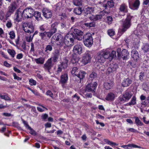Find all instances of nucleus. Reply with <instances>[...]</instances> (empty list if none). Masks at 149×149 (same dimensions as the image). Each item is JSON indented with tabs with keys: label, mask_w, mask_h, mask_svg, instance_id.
I'll use <instances>...</instances> for the list:
<instances>
[{
	"label": "nucleus",
	"mask_w": 149,
	"mask_h": 149,
	"mask_svg": "<svg viewBox=\"0 0 149 149\" xmlns=\"http://www.w3.org/2000/svg\"><path fill=\"white\" fill-rule=\"evenodd\" d=\"M23 29L25 32L31 33L33 32L34 28L33 24L28 23H24L23 25Z\"/></svg>",
	"instance_id": "obj_9"
},
{
	"label": "nucleus",
	"mask_w": 149,
	"mask_h": 149,
	"mask_svg": "<svg viewBox=\"0 0 149 149\" xmlns=\"http://www.w3.org/2000/svg\"><path fill=\"white\" fill-rule=\"evenodd\" d=\"M60 55L59 51L58 49L55 50L54 53H53V56L52 58L53 61L54 62H56L58 59Z\"/></svg>",
	"instance_id": "obj_24"
},
{
	"label": "nucleus",
	"mask_w": 149,
	"mask_h": 149,
	"mask_svg": "<svg viewBox=\"0 0 149 149\" xmlns=\"http://www.w3.org/2000/svg\"><path fill=\"white\" fill-rule=\"evenodd\" d=\"M107 3L109 8H112L114 5L113 1L112 0L108 1Z\"/></svg>",
	"instance_id": "obj_54"
},
{
	"label": "nucleus",
	"mask_w": 149,
	"mask_h": 149,
	"mask_svg": "<svg viewBox=\"0 0 149 149\" xmlns=\"http://www.w3.org/2000/svg\"><path fill=\"white\" fill-rule=\"evenodd\" d=\"M89 18L91 20L94 21H97V15H94L92 14V16L89 17Z\"/></svg>",
	"instance_id": "obj_55"
},
{
	"label": "nucleus",
	"mask_w": 149,
	"mask_h": 149,
	"mask_svg": "<svg viewBox=\"0 0 149 149\" xmlns=\"http://www.w3.org/2000/svg\"><path fill=\"white\" fill-rule=\"evenodd\" d=\"M96 60L97 62L102 63H104L106 60L100 52L99 53L97 54Z\"/></svg>",
	"instance_id": "obj_21"
},
{
	"label": "nucleus",
	"mask_w": 149,
	"mask_h": 149,
	"mask_svg": "<svg viewBox=\"0 0 149 149\" xmlns=\"http://www.w3.org/2000/svg\"><path fill=\"white\" fill-rule=\"evenodd\" d=\"M58 24V22H55L52 25V28L50 30L54 33H56V31Z\"/></svg>",
	"instance_id": "obj_30"
},
{
	"label": "nucleus",
	"mask_w": 149,
	"mask_h": 149,
	"mask_svg": "<svg viewBox=\"0 0 149 149\" xmlns=\"http://www.w3.org/2000/svg\"><path fill=\"white\" fill-rule=\"evenodd\" d=\"M23 15V12H22L19 10H17L15 14L16 18L15 20L17 22L21 21L22 20Z\"/></svg>",
	"instance_id": "obj_15"
},
{
	"label": "nucleus",
	"mask_w": 149,
	"mask_h": 149,
	"mask_svg": "<svg viewBox=\"0 0 149 149\" xmlns=\"http://www.w3.org/2000/svg\"><path fill=\"white\" fill-rule=\"evenodd\" d=\"M17 0H13L8 7V11L5 15L6 19L7 20L12 14L18 7Z\"/></svg>",
	"instance_id": "obj_1"
},
{
	"label": "nucleus",
	"mask_w": 149,
	"mask_h": 149,
	"mask_svg": "<svg viewBox=\"0 0 149 149\" xmlns=\"http://www.w3.org/2000/svg\"><path fill=\"white\" fill-rule=\"evenodd\" d=\"M8 34L10 35V37L11 39H13L15 38V35L14 32L13 31L10 32Z\"/></svg>",
	"instance_id": "obj_47"
},
{
	"label": "nucleus",
	"mask_w": 149,
	"mask_h": 149,
	"mask_svg": "<svg viewBox=\"0 0 149 149\" xmlns=\"http://www.w3.org/2000/svg\"><path fill=\"white\" fill-rule=\"evenodd\" d=\"M0 97L2 99H4L6 100H8L9 99V98L6 95H1L0 96Z\"/></svg>",
	"instance_id": "obj_61"
},
{
	"label": "nucleus",
	"mask_w": 149,
	"mask_h": 149,
	"mask_svg": "<svg viewBox=\"0 0 149 149\" xmlns=\"http://www.w3.org/2000/svg\"><path fill=\"white\" fill-rule=\"evenodd\" d=\"M95 10V8L93 6H88L84 10V16L87 17L90 16L92 15Z\"/></svg>",
	"instance_id": "obj_10"
},
{
	"label": "nucleus",
	"mask_w": 149,
	"mask_h": 149,
	"mask_svg": "<svg viewBox=\"0 0 149 149\" xmlns=\"http://www.w3.org/2000/svg\"><path fill=\"white\" fill-rule=\"evenodd\" d=\"M129 147L138 148H141L143 149V148L141 147L140 146H137L135 144H129L127 145H123L121 146V147L123 148L126 149H129L128 148Z\"/></svg>",
	"instance_id": "obj_28"
},
{
	"label": "nucleus",
	"mask_w": 149,
	"mask_h": 149,
	"mask_svg": "<svg viewBox=\"0 0 149 149\" xmlns=\"http://www.w3.org/2000/svg\"><path fill=\"white\" fill-rule=\"evenodd\" d=\"M43 16L46 18H50L52 16V13L51 11L47 8H43L42 10Z\"/></svg>",
	"instance_id": "obj_16"
},
{
	"label": "nucleus",
	"mask_w": 149,
	"mask_h": 149,
	"mask_svg": "<svg viewBox=\"0 0 149 149\" xmlns=\"http://www.w3.org/2000/svg\"><path fill=\"white\" fill-rule=\"evenodd\" d=\"M62 39L61 35L59 33L55 34L52 37V39L58 41H60L61 39Z\"/></svg>",
	"instance_id": "obj_36"
},
{
	"label": "nucleus",
	"mask_w": 149,
	"mask_h": 149,
	"mask_svg": "<svg viewBox=\"0 0 149 149\" xmlns=\"http://www.w3.org/2000/svg\"><path fill=\"white\" fill-rule=\"evenodd\" d=\"M41 13L38 11L34 12L33 16L35 17V19L38 21H42V18L41 16Z\"/></svg>",
	"instance_id": "obj_25"
},
{
	"label": "nucleus",
	"mask_w": 149,
	"mask_h": 149,
	"mask_svg": "<svg viewBox=\"0 0 149 149\" xmlns=\"http://www.w3.org/2000/svg\"><path fill=\"white\" fill-rule=\"evenodd\" d=\"M68 60L66 58L64 59L63 61L61 63L60 66L63 68H66L68 66Z\"/></svg>",
	"instance_id": "obj_29"
},
{
	"label": "nucleus",
	"mask_w": 149,
	"mask_h": 149,
	"mask_svg": "<svg viewBox=\"0 0 149 149\" xmlns=\"http://www.w3.org/2000/svg\"><path fill=\"white\" fill-rule=\"evenodd\" d=\"M115 97V95L113 93L110 92L108 93L106 98L107 100L112 101L114 100Z\"/></svg>",
	"instance_id": "obj_26"
},
{
	"label": "nucleus",
	"mask_w": 149,
	"mask_h": 149,
	"mask_svg": "<svg viewBox=\"0 0 149 149\" xmlns=\"http://www.w3.org/2000/svg\"><path fill=\"white\" fill-rule=\"evenodd\" d=\"M39 36L41 37V39L43 40L44 39V37L46 36L45 31L43 32H39Z\"/></svg>",
	"instance_id": "obj_53"
},
{
	"label": "nucleus",
	"mask_w": 149,
	"mask_h": 149,
	"mask_svg": "<svg viewBox=\"0 0 149 149\" xmlns=\"http://www.w3.org/2000/svg\"><path fill=\"white\" fill-rule=\"evenodd\" d=\"M135 118V123L137 125L142 126L143 125V124L139 119V118L137 117H134Z\"/></svg>",
	"instance_id": "obj_39"
},
{
	"label": "nucleus",
	"mask_w": 149,
	"mask_h": 149,
	"mask_svg": "<svg viewBox=\"0 0 149 149\" xmlns=\"http://www.w3.org/2000/svg\"><path fill=\"white\" fill-rule=\"evenodd\" d=\"M27 128L30 131V133L31 134L33 135H36V132L29 125H27Z\"/></svg>",
	"instance_id": "obj_50"
},
{
	"label": "nucleus",
	"mask_w": 149,
	"mask_h": 149,
	"mask_svg": "<svg viewBox=\"0 0 149 149\" xmlns=\"http://www.w3.org/2000/svg\"><path fill=\"white\" fill-rule=\"evenodd\" d=\"M63 38H61L60 40V41H57L56 43L57 45L60 47L63 46V43H64V41H63Z\"/></svg>",
	"instance_id": "obj_48"
},
{
	"label": "nucleus",
	"mask_w": 149,
	"mask_h": 149,
	"mask_svg": "<svg viewBox=\"0 0 149 149\" xmlns=\"http://www.w3.org/2000/svg\"><path fill=\"white\" fill-rule=\"evenodd\" d=\"M144 74L143 73L141 72L139 76V79L141 81H142L143 80V78L144 77Z\"/></svg>",
	"instance_id": "obj_60"
},
{
	"label": "nucleus",
	"mask_w": 149,
	"mask_h": 149,
	"mask_svg": "<svg viewBox=\"0 0 149 149\" xmlns=\"http://www.w3.org/2000/svg\"><path fill=\"white\" fill-rule=\"evenodd\" d=\"M29 81L31 85H35L36 84V81L33 79H30Z\"/></svg>",
	"instance_id": "obj_58"
},
{
	"label": "nucleus",
	"mask_w": 149,
	"mask_h": 149,
	"mask_svg": "<svg viewBox=\"0 0 149 149\" xmlns=\"http://www.w3.org/2000/svg\"><path fill=\"white\" fill-rule=\"evenodd\" d=\"M132 96V94L130 92L126 91L123 95L122 97L120 98V100L121 101L129 100L131 98Z\"/></svg>",
	"instance_id": "obj_19"
},
{
	"label": "nucleus",
	"mask_w": 149,
	"mask_h": 149,
	"mask_svg": "<svg viewBox=\"0 0 149 149\" xmlns=\"http://www.w3.org/2000/svg\"><path fill=\"white\" fill-rule=\"evenodd\" d=\"M118 68V65L116 64L111 63L109 65V66L108 68L107 72L110 73L115 71Z\"/></svg>",
	"instance_id": "obj_20"
},
{
	"label": "nucleus",
	"mask_w": 149,
	"mask_h": 149,
	"mask_svg": "<svg viewBox=\"0 0 149 149\" xmlns=\"http://www.w3.org/2000/svg\"><path fill=\"white\" fill-rule=\"evenodd\" d=\"M132 17L130 15V14H127V18L123 22L122 24V28L120 31L122 33H124L130 27L131 24V20Z\"/></svg>",
	"instance_id": "obj_2"
},
{
	"label": "nucleus",
	"mask_w": 149,
	"mask_h": 149,
	"mask_svg": "<svg viewBox=\"0 0 149 149\" xmlns=\"http://www.w3.org/2000/svg\"><path fill=\"white\" fill-rule=\"evenodd\" d=\"M7 51L8 53L11 55L12 57L14 58V57L16 53L14 50L8 49Z\"/></svg>",
	"instance_id": "obj_41"
},
{
	"label": "nucleus",
	"mask_w": 149,
	"mask_h": 149,
	"mask_svg": "<svg viewBox=\"0 0 149 149\" xmlns=\"http://www.w3.org/2000/svg\"><path fill=\"white\" fill-rule=\"evenodd\" d=\"M45 59L44 58L40 57L34 59L35 61L38 64H42L44 62Z\"/></svg>",
	"instance_id": "obj_32"
},
{
	"label": "nucleus",
	"mask_w": 149,
	"mask_h": 149,
	"mask_svg": "<svg viewBox=\"0 0 149 149\" xmlns=\"http://www.w3.org/2000/svg\"><path fill=\"white\" fill-rule=\"evenodd\" d=\"M80 58L75 54H72V61L73 63H78Z\"/></svg>",
	"instance_id": "obj_31"
},
{
	"label": "nucleus",
	"mask_w": 149,
	"mask_h": 149,
	"mask_svg": "<svg viewBox=\"0 0 149 149\" xmlns=\"http://www.w3.org/2000/svg\"><path fill=\"white\" fill-rule=\"evenodd\" d=\"M68 79V75L67 73H64L61 75L60 83L63 88L65 87V84L67 82Z\"/></svg>",
	"instance_id": "obj_14"
},
{
	"label": "nucleus",
	"mask_w": 149,
	"mask_h": 149,
	"mask_svg": "<svg viewBox=\"0 0 149 149\" xmlns=\"http://www.w3.org/2000/svg\"><path fill=\"white\" fill-rule=\"evenodd\" d=\"M34 10L31 7H28L24 9L23 11V16L25 19L31 18L33 16Z\"/></svg>",
	"instance_id": "obj_7"
},
{
	"label": "nucleus",
	"mask_w": 149,
	"mask_h": 149,
	"mask_svg": "<svg viewBox=\"0 0 149 149\" xmlns=\"http://www.w3.org/2000/svg\"><path fill=\"white\" fill-rule=\"evenodd\" d=\"M108 33L110 36H112L115 34V32L113 30L110 29L108 31Z\"/></svg>",
	"instance_id": "obj_51"
},
{
	"label": "nucleus",
	"mask_w": 149,
	"mask_h": 149,
	"mask_svg": "<svg viewBox=\"0 0 149 149\" xmlns=\"http://www.w3.org/2000/svg\"><path fill=\"white\" fill-rule=\"evenodd\" d=\"M46 94L47 95L50 96L52 98L53 97V94L52 91L50 90H48L46 92Z\"/></svg>",
	"instance_id": "obj_59"
},
{
	"label": "nucleus",
	"mask_w": 149,
	"mask_h": 149,
	"mask_svg": "<svg viewBox=\"0 0 149 149\" xmlns=\"http://www.w3.org/2000/svg\"><path fill=\"white\" fill-rule=\"evenodd\" d=\"M113 82L112 81H107L104 84V87L106 89H111L113 85Z\"/></svg>",
	"instance_id": "obj_23"
},
{
	"label": "nucleus",
	"mask_w": 149,
	"mask_h": 149,
	"mask_svg": "<svg viewBox=\"0 0 149 149\" xmlns=\"http://www.w3.org/2000/svg\"><path fill=\"white\" fill-rule=\"evenodd\" d=\"M142 49L145 52H147L149 49V45L147 43L145 44Z\"/></svg>",
	"instance_id": "obj_46"
},
{
	"label": "nucleus",
	"mask_w": 149,
	"mask_h": 149,
	"mask_svg": "<svg viewBox=\"0 0 149 149\" xmlns=\"http://www.w3.org/2000/svg\"><path fill=\"white\" fill-rule=\"evenodd\" d=\"M132 82V79L128 77L125 78L122 82L121 85L123 87H127L129 86Z\"/></svg>",
	"instance_id": "obj_18"
},
{
	"label": "nucleus",
	"mask_w": 149,
	"mask_h": 149,
	"mask_svg": "<svg viewBox=\"0 0 149 149\" xmlns=\"http://www.w3.org/2000/svg\"><path fill=\"white\" fill-rule=\"evenodd\" d=\"M13 74L15 79H17L18 81H21L22 80V78L17 76L15 73H13Z\"/></svg>",
	"instance_id": "obj_56"
},
{
	"label": "nucleus",
	"mask_w": 149,
	"mask_h": 149,
	"mask_svg": "<svg viewBox=\"0 0 149 149\" xmlns=\"http://www.w3.org/2000/svg\"><path fill=\"white\" fill-rule=\"evenodd\" d=\"M46 32V35L47 36V37L50 38L51 37V36L54 33L51 30L49 32Z\"/></svg>",
	"instance_id": "obj_52"
},
{
	"label": "nucleus",
	"mask_w": 149,
	"mask_h": 149,
	"mask_svg": "<svg viewBox=\"0 0 149 149\" xmlns=\"http://www.w3.org/2000/svg\"><path fill=\"white\" fill-rule=\"evenodd\" d=\"M82 10V8L80 7H77L74 8V12L77 15H80L81 13Z\"/></svg>",
	"instance_id": "obj_34"
},
{
	"label": "nucleus",
	"mask_w": 149,
	"mask_h": 149,
	"mask_svg": "<svg viewBox=\"0 0 149 149\" xmlns=\"http://www.w3.org/2000/svg\"><path fill=\"white\" fill-rule=\"evenodd\" d=\"M48 115L46 114H43L42 116V119L43 120H45V119L48 117Z\"/></svg>",
	"instance_id": "obj_64"
},
{
	"label": "nucleus",
	"mask_w": 149,
	"mask_h": 149,
	"mask_svg": "<svg viewBox=\"0 0 149 149\" xmlns=\"http://www.w3.org/2000/svg\"><path fill=\"white\" fill-rule=\"evenodd\" d=\"M78 69L76 67H73L71 71V73L72 74H74V75L77 76L78 73Z\"/></svg>",
	"instance_id": "obj_42"
},
{
	"label": "nucleus",
	"mask_w": 149,
	"mask_h": 149,
	"mask_svg": "<svg viewBox=\"0 0 149 149\" xmlns=\"http://www.w3.org/2000/svg\"><path fill=\"white\" fill-rule=\"evenodd\" d=\"M131 56L132 58L135 60H137L139 57L138 52L135 49H133L131 52Z\"/></svg>",
	"instance_id": "obj_22"
},
{
	"label": "nucleus",
	"mask_w": 149,
	"mask_h": 149,
	"mask_svg": "<svg viewBox=\"0 0 149 149\" xmlns=\"http://www.w3.org/2000/svg\"><path fill=\"white\" fill-rule=\"evenodd\" d=\"M52 50V46L51 45H48L46 46L45 48V52H48V51L50 52Z\"/></svg>",
	"instance_id": "obj_44"
},
{
	"label": "nucleus",
	"mask_w": 149,
	"mask_h": 149,
	"mask_svg": "<svg viewBox=\"0 0 149 149\" xmlns=\"http://www.w3.org/2000/svg\"><path fill=\"white\" fill-rule=\"evenodd\" d=\"M52 58H49L44 64L43 68L45 70L49 71L52 67L53 64L52 63Z\"/></svg>",
	"instance_id": "obj_13"
},
{
	"label": "nucleus",
	"mask_w": 149,
	"mask_h": 149,
	"mask_svg": "<svg viewBox=\"0 0 149 149\" xmlns=\"http://www.w3.org/2000/svg\"><path fill=\"white\" fill-rule=\"evenodd\" d=\"M82 46L80 44H77L74 46L73 51L74 54L80 55L82 53Z\"/></svg>",
	"instance_id": "obj_17"
},
{
	"label": "nucleus",
	"mask_w": 149,
	"mask_h": 149,
	"mask_svg": "<svg viewBox=\"0 0 149 149\" xmlns=\"http://www.w3.org/2000/svg\"><path fill=\"white\" fill-rule=\"evenodd\" d=\"M73 4L77 6L82 5V0H72Z\"/></svg>",
	"instance_id": "obj_35"
},
{
	"label": "nucleus",
	"mask_w": 149,
	"mask_h": 149,
	"mask_svg": "<svg viewBox=\"0 0 149 149\" xmlns=\"http://www.w3.org/2000/svg\"><path fill=\"white\" fill-rule=\"evenodd\" d=\"M119 10V14L120 16H124L125 13L127 12V6L125 4L123 3L120 6Z\"/></svg>",
	"instance_id": "obj_12"
},
{
	"label": "nucleus",
	"mask_w": 149,
	"mask_h": 149,
	"mask_svg": "<svg viewBox=\"0 0 149 149\" xmlns=\"http://www.w3.org/2000/svg\"><path fill=\"white\" fill-rule=\"evenodd\" d=\"M116 52L114 51H113L111 53L110 52V57L109 60L111 61L114 58L116 57Z\"/></svg>",
	"instance_id": "obj_40"
},
{
	"label": "nucleus",
	"mask_w": 149,
	"mask_h": 149,
	"mask_svg": "<svg viewBox=\"0 0 149 149\" xmlns=\"http://www.w3.org/2000/svg\"><path fill=\"white\" fill-rule=\"evenodd\" d=\"M72 33H69L65 36L64 40V44L67 46H72L74 45V39Z\"/></svg>",
	"instance_id": "obj_4"
},
{
	"label": "nucleus",
	"mask_w": 149,
	"mask_h": 149,
	"mask_svg": "<svg viewBox=\"0 0 149 149\" xmlns=\"http://www.w3.org/2000/svg\"><path fill=\"white\" fill-rule=\"evenodd\" d=\"M97 86V84L96 82L93 83H91L87 85L85 91L88 92H95V90Z\"/></svg>",
	"instance_id": "obj_11"
},
{
	"label": "nucleus",
	"mask_w": 149,
	"mask_h": 149,
	"mask_svg": "<svg viewBox=\"0 0 149 149\" xmlns=\"http://www.w3.org/2000/svg\"><path fill=\"white\" fill-rule=\"evenodd\" d=\"M140 5V1L139 0H135L134 3L132 4L133 7L135 9H137Z\"/></svg>",
	"instance_id": "obj_37"
},
{
	"label": "nucleus",
	"mask_w": 149,
	"mask_h": 149,
	"mask_svg": "<svg viewBox=\"0 0 149 149\" xmlns=\"http://www.w3.org/2000/svg\"><path fill=\"white\" fill-rule=\"evenodd\" d=\"M83 38L85 39L84 41V45L86 46H91L93 44V38L91 34L87 33L84 36Z\"/></svg>",
	"instance_id": "obj_8"
},
{
	"label": "nucleus",
	"mask_w": 149,
	"mask_h": 149,
	"mask_svg": "<svg viewBox=\"0 0 149 149\" xmlns=\"http://www.w3.org/2000/svg\"><path fill=\"white\" fill-rule=\"evenodd\" d=\"M97 74L96 73L94 72H92L90 75V78L92 79L96 78L97 77Z\"/></svg>",
	"instance_id": "obj_49"
},
{
	"label": "nucleus",
	"mask_w": 149,
	"mask_h": 149,
	"mask_svg": "<svg viewBox=\"0 0 149 149\" xmlns=\"http://www.w3.org/2000/svg\"><path fill=\"white\" fill-rule=\"evenodd\" d=\"M136 98L135 96H134L132 97L131 101L128 103L129 105H134L136 104Z\"/></svg>",
	"instance_id": "obj_45"
},
{
	"label": "nucleus",
	"mask_w": 149,
	"mask_h": 149,
	"mask_svg": "<svg viewBox=\"0 0 149 149\" xmlns=\"http://www.w3.org/2000/svg\"><path fill=\"white\" fill-rule=\"evenodd\" d=\"M91 52H85L82 57L81 61V65L83 66L86 65L91 61Z\"/></svg>",
	"instance_id": "obj_6"
},
{
	"label": "nucleus",
	"mask_w": 149,
	"mask_h": 149,
	"mask_svg": "<svg viewBox=\"0 0 149 149\" xmlns=\"http://www.w3.org/2000/svg\"><path fill=\"white\" fill-rule=\"evenodd\" d=\"M107 21L108 23L109 24L111 23V22L112 21V18L110 16L107 17Z\"/></svg>",
	"instance_id": "obj_63"
},
{
	"label": "nucleus",
	"mask_w": 149,
	"mask_h": 149,
	"mask_svg": "<svg viewBox=\"0 0 149 149\" xmlns=\"http://www.w3.org/2000/svg\"><path fill=\"white\" fill-rule=\"evenodd\" d=\"M84 25L87 27L90 28L95 27V23L94 22H92L89 23H85L84 24Z\"/></svg>",
	"instance_id": "obj_38"
},
{
	"label": "nucleus",
	"mask_w": 149,
	"mask_h": 149,
	"mask_svg": "<svg viewBox=\"0 0 149 149\" xmlns=\"http://www.w3.org/2000/svg\"><path fill=\"white\" fill-rule=\"evenodd\" d=\"M100 52L105 60L106 59H109L110 56L109 55L110 52L107 50H105L101 51Z\"/></svg>",
	"instance_id": "obj_27"
},
{
	"label": "nucleus",
	"mask_w": 149,
	"mask_h": 149,
	"mask_svg": "<svg viewBox=\"0 0 149 149\" xmlns=\"http://www.w3.org/2000/svg\"><path fill=\"white\" fill-rule=\"evenodd\" d=\"M72 33V35L74 39L81 40L84 38L83 32L77 29H74L72 30V33Z\"/></svg>",
	"instance_id": "obj_3"
},
{
	"label": "nucleus",
	"mask_w": 149,
	"mask_h": 149,
	"mask_svg": "<svg viewBox=\"0 0 149 149\" xmlns=\"http://www.w3.org/2000/svg\"><path fill=\"white\" fill-rule=\"evenodd\" d=\"M118 59H120L121 57L123 60L126 59L129 55L128 51L126 49H123L121 51L120 48H118L117 50Z\"/></svg>",
	"instance_id": "obj_5"
},
{
	"label": "nucleus",
	"mask_w": 149,
	"mask_h": 149,
	"mask_svg": "<svg viewBox=\"0 0 149 149\" xmlns=\"http://www.w3.org/2000/svg\"><path fill=\"white\" fill-rule=\"evenodd\" d=\"M86 74V72L85 71L81 70L80 71L79 73H78L76 76L78 77L80 80H81L84 77Z\"/></svg>",
	"instance_id": "obj_33"
},
{
	"label": "nucleus",
	"mask_w": 149,
	"mask_h": 149,
	"mask_svg": "<svg viewBox=\"0 0 149 149\" xmlns=\"http://www.w3.org/2000/svg\"><path fill=\"white\" fill-rule=\"evenodd\" d=\"M127 132H137V131L136 130H135L133 128H130L127 129Z\"/></svg>",
	"instance_id": "obj_57"
},
{
	"label": "nucleus",
	"mask_w": 149,
	"mask_h": 149,
	"mask_svg": "<svg viewBox=\"0 0 149 149\" xmlns=\"http://www.w3.org/2000/svg\"><path fill=\"white\" fill-rule=\"evenodd\" d=\"M104 141L105 142L107 143L109 145H113L114 146L118 145V144L116 143H115L110 141L107 139H104Z\"/></svg>",
	"instance_id": "obj_43"
},
{
	"label": "nucleus",
	"mask_w": 149,
	"mask_h": 149,
	"mask_svg": "<svg viewBox=\"0 0 149 149\" xmlns=\"http://www.w3.org/2000/svg\"><path fill=\"white\" fill-rule=\"evenodd\" d=\"M12 24L11 22L10 21H8L6 24V26L8 28H10L12 26Z\"/></svg>",
	"instance_id": "obj_62"
}]
</instances>
